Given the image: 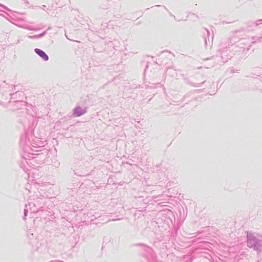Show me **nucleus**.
<instances>
[{
    "instance_id": "f257e3e1",
    "label": "nucleus",
    "mask_w": 262,
    "mask_h": 262,
    "mask_svg": "<svg viewBox=\"0 0 262 262\" xmlns=\"http://www.w3.org/2000/svg\"><path fill=\"white\" fill-rule=\"evenodd\" d=\"M35 51L38 55H39L40 57H41L45 60L47 61L48 60V56L43 51H42L39 49H35Z\"/></svg>"
}]
</instances>
